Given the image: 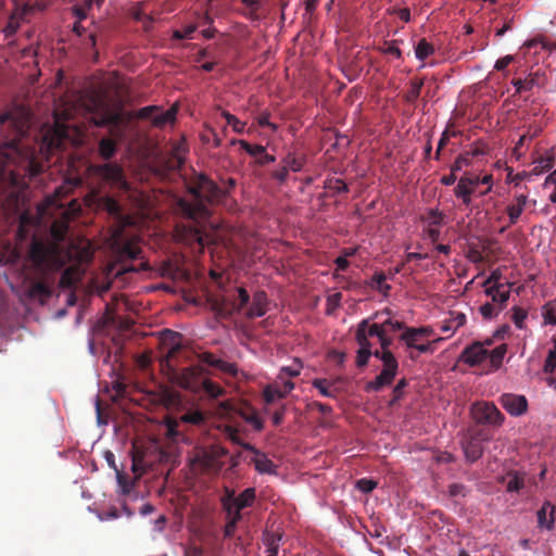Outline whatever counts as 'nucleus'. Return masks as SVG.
Returning a JSON list of instances; mask_svg holds the SVG:
<instances>
[{
  "mask_svg": "<svg viewBox=\"0 0 556 556\" xmlns=\"http://www.w3.org/2000/svg\"><path fill=\"white\" fill-rule=\"evenodd\" d=\"M364 330L367 340H370V338L374 337L378 338L380 344L379 351L390 350L393 341L389 332L383 330V326H380L377 323L370 324L369 319H367V325L364 327Z\"/></svg>",
  "mask_w": 556,
  "mask_h": 556,
  "instance_id": "nucleus-20",
  "label": "nucleus"
},
{
  "mask_svg": "<svg viewBox=\"0 0 556 556\" xmlns=\"http://www.w3.org/2000/svg\"><path fill=\"white\" fill-rule=\"evenodd\" d=\"M434 53V47L427 41L426 38H421L415 47L416 58L420 61L426 60Z\"/></svg>",
  "mask_w": 556,
  "mask_h": 556,
  "instance_id": "nucleus-39",
  "label": "nucleus"
},
{
  "mask_svg": "<svg viewBox=\"0 0 556 556\" xmlns=\"http://www.w3.org/2000/svg\"><path fill=\"white\" fill-rule=\"evenodd\" d=\"M480 185V177L469 173H465L454 188V194L460 199L465 206H469L472 202L471 197L476 193L477 187Z\"/></svg>",
  "mask_w": 556,
  "mask_h": 556,
  "instance_id": "nucleus-16",
  "label": "nucleus"
},
{
  "mask_svg": "<svg viewBox=\"0 0 556 556\" xmlns=\"http://www.w3.org/2000/svg\"><path fill=\"white\" fill-rule=\"evenodd\" d=\"M195 29L197 27L194 25H187L181 29H176L173 33V38L177 40L190 39L192 38V34L195 31Z\"/></svg>",
  "mask_w": 556,
  "mask_h": 556,
  "instance_id": "nucleus-55",
  "label": "nucleus"
},
{
  "mask_svg": "<svg viewBox=\"0 0 556 556\" xmlns=\"http://www.w3.org/2000/svg\"><path fill=\"white\" fill-rule=\"evenodd\" d=\"M238 523H239V516L238 515L227 519L226 525H225V529H224V536L225 538H232L235 532H236Z\"/></svg>",
  "mask_w": 556,
  "mask_h": 556,
  "instance_id": "nucleus-61",
  "label": "nucleus"
},
{
  "mask_svg": "<svg viewBox=\"0 0 556 556\" xmlns=\"http://www.w3.org/2000/svg\"><path fill=\"white\" fill-rule=\"evenodd\" d=\"M122 254L125 257L135 260L139 255V248L135 243L125 242L123 244Z\"/></svg>",
  "mask_w": 556,
  "mask_h": 556,
  "instance_id": "nucleus-60",
  "label": "nucleus"
},
{
  "mask_svg": "<svg viewBox=\"0 0 556 556\" xmlns=\"http://www.w3.org/2000/svg\"><path fill=\"white\" fill-rule=\"evenodd\" d=\"M468 435L472 439H476L478 442L482 443L488 442L491 440L492 435L489 430L480 428V429H472L468 433Z\"/></svg>",
  "mask_w": 556,
  "mask_h": 556,
  "instance_id": "nucleus-54",
  "label": "nucleus"
},
{
  "mask_svg": "<svg viewBox=\"0 0 556 556\" xmlns=\"http://www.w3.org/2000/svg\"><path fill=\"white\" fill-rule=\"evenodd\" d=\"M108 323L116 327L118 336L125 340L129 339L134 333L135 321L128 317L122 315L111 316Z\"/></svg>",
  "mask_w": 556,
  "mask_h": 556,
  "instance_id": "nucleus-25",
  "label": "nucleus"
},
{
  "mask_svg": "<svg viewBox=\"0 0 556 556\" xmlns=\"http://www.w3.org/2000/svg\"><path fill=\"white\" fill-rule=\"evenodd\" d=\"M256 497V491L254 488H248L243 492H241L238 496H235V492H228L225 498H229V501L237 506L238 508H247L253 505Z\"/></svg>",
  "mask_w": 556,
  "mask_h": 556,
  "instance_id": "nucleus-23",
  "label": "nucleus"
},
{
  "mask_svg": "<svg viewBox=\"0 0 556 556\" xmlns=\"http://www.w3.org/2000/svg\"><path fill=\"white\" fill-rule=\"evenodd\" d=\"M374 356L382 362V370L365 386L367 392H379L392 384L399 371V362L391 350H375Z\"/></svg>",
  "mask_w": 556,
  "mask_h": 556,
  "instance_id": "nucleus-6",
  "label": "nucleus"
},
{
  "mask_svg": "<svg viewBox=\"0 0 556 556\" xmlns=\"http://www.w3.org/2000/svg\"><path fill=\"white\" fill-rule=\"evenodd\" d=\"M238 299L232 303H228L224 296H210L208 304L211 309L218 317L228 318L235 312H241L250 302V294L243 287L237 288Z\"/></svg>",
  "mask_w": 556,
  "mask_h": 556,
  "instance_id": "nucleus-10",
  "label": "nucleus"
},
{
  "mask_svg": "<svg viewBox=\"0 0 556 556\" xmlns=\"http://www.w3.org/2000/svg\"><path fill=\"white\" fill-rule=\"evenodd\" d=\"M529 202L527 193H516L511 202L506 207V213L509 219V226L516 225Z\"/></svg>",
  "mask_w": 556,
  "mask_h": 556,
  "instance_id": "nucleus-21",
  "label": "nucleus"
},
{
  "mask_svg": "<svg viewBox=\"0 0 556 556\" xmlns=\"http://www.w3.org/2000/svg\"><path fill=\"white\" fill-rule=\"evenodd\" d=\"M326 188L337 193L348 192V185L339 178H331L326 181Z\"/></svg>",
  "mask_w": 556,
  "mask_h": 556,
  "instance_id": "nucleus-49",
  "label": "nucleus"
},
{
  "mask_svg": "<svg viewBox=\"0 0 556 556\" xmlns=\"http://www.w3.org/2000/svg\"><path fill=\"white\" fill-rule=\"evenodd\" d=\"M180 420L186 424L201 425L205 420V416L200 410H188L181 415Z\"/></svg>",
  "mask_w": 556,
  "mask_h": 556,
  "instance_id": "nucleus-43",
  "label": "nucleus"
},
{
  "mask_svg": "<svg viewBox=\"0 0 556 556\" xmlns=\"http://www.w3.org/2000/svg\"><path fill=\"white\" fill-rule=\"evenodd\" d=\"M500 404L511 416L525 415L528 410V400L525 395L504 393L500 396Z\"/></svg>",
  "mask_w": 556,
  "mask_h": 556,
  "instance_id": "nucleus-17",
  "label": "nucleus"
},
{
  "mask_svg": "<svg viewBox=\"0 0 556 556\" xmlns=\"http://www.w3.org/2000/svg\"><path fill=\"white\" fill-rule=\"evenodd\" d=\"M505 479L507 492H519L525 488V475L519 471H508Z\"/></svg>",
  "mask_w": 556,
  "mask_h": 556,
  "instance_id": "nucleus-34",
  "label": "nucleus"
},
{
  "mask_svg": "<svg viewBox=\"0 0 556 556\" xmlns=\"http://www.w3.org/2000/svg\"><path fill=\"white\" fill-rule=\"evenodd\" d=\"M75 271L73 268H66L60 278V286L63 288H70L75 283Z\"/></svg>",
  "mask_w": 556,
  "mask_h": 556,
  "instance_id": "nucleus-57",
  "label": "nucleus"
},
{
  "mask_svg": "<svg viewBox=\"0 0 556 556\" xmlns=\"http://www.w3.org/2000/svg\"><path fill=\"white\" fill-rule=\"evenodd\" d=\"M280 540H281V535H279V534H275V533L267 534L266 540H265V545L267 547L266 556H277L278 555Z\"/></svg>",
  "mask_w": 556,
  "mask_h": 556,
  "instance_id": "nucleus-41",
  "label": "nucleus"
},
{
  "mask_svg": "<svg viewBox=\"0 0 556 556\" xmlns=\"http://www.w3.org/2000/svg\"><path fill=\"white\" fill-rule=\"evenodd\" d=\"M466 315L459 312H451L450 317L445 319L441 326L442 332H455L458 328L466 324Z\"/></svg>",
  "mask_w": 556,
  "mask_h": 556,
  "instance_id": "nucleus-32",
  "label": "nucleus"
},
{
  "mask_svg": "<svg viewBox=\"0 0 556 556\" xmlns=\"http://www.w3.org/2000/svg\"><path fill=\"white\" fill-rule=\"evenodd\" d=\"M268 311V296L265 291L258 290L253 294L252 303L245 312L249 319L264 316Z\"/></svg>",
  "mask_w": 556,
  "mask_h": 556,
  "instance_id": "nucleus-19",
  "label": "nucleus"
},
{
  "mask_svg": "<svg viewBox=\"0 0 556 556\" xmlns=\"http://www.w3.org/2000/svg\"><path fill=\"white\" fill-rule=\"evenodd\" d=\"M177 106L173 105L167 110L157 105H148L141 108V130L144 126H151L159 129L165 128L167 125H173L176 121Z\"/></svg>",
  "mask_w": 556,
  "mask_h": 556,
  "instance_id": "nucleus-9",
  "label": "nucleus"
},
{
  "mask_svg": "<svg viewBox=\"0 0 556 556\" xmlns=\"http://www.w3.org/2000/svg\"><path fill=\"white\" fill-rule=\"evenodd\" d=\"M554 513V505H552L551 502H544L542 507L536 513L538 526L548 530L553 529L555 522Z\"/></svg>",
  "mask_w": 556,
  "mask_h": 556,
  "instance_id": "nucleus-29",
  "label": "nucleus"
},
{
  "mask_svg": "<svg viewBox=\"0 0 556 556\" xmlns=\"http://www.w3.org/2000/svg\"><path fill=\"white\" fill-rule=\"evenodd\" d=\"M52 294L51 288L43 281H35L30 285L28 295L33 299L46 301Z\"/></svg>",
  "mask_w": 556,
  "mask_h": 556,
  "instance_id": "nucleus-33",
  "label": "nucleus"
},
{
  "mask_svg": "<svg viewBox=\"0 0 556 556\" xmlns=\"http://www.w3.org/2000/svg\"><path fill=\"white\" fill-rule=\"evenodd\" d=\"M81 185L80 177H68L64 180V182L55 188L53 194L48 195L45 201H42L37 210L39 217H46L51 214L50 210L55 206L58 208H63L64 204L60 201L70 194L75 188Z\"/></svg>",
  "mask_w": 556,
  "mask_h": 556,
  "instance_id": "nucleus-11",
  "label": "nucleus"
},
{
  "mask_svg": "<svg viewBox=\"0 0 556 556\" xmlns=\"http://www.w3.org/2000/svg\"><path fill=\"white\" fill-rule=\"evenodd\" d=\"M443 339L442 338H438L433 341H429L427 343H417L414 349L417 350L419 353L421 354H426V353H433L434 350H435V344L438 342H441Z\"/></svg>",
  "mask_w": 556,
  "mask_h": 556,
  "instance_id": "nucleus-59",
  "label": "nucleus"
},
{
  "mask_svg": "<svg viewBox=\"0 0 556 556\" xmlns=\"http://www.w3.org/2000/svg\"><path fill=\"white\" fill-rule=\"evenodd\" d=\"M255 469L261 473H275L276 465L265 454L257 452V456L253 459Z\"/></svg>",
  "mask_w": 556,
  "mask_h": 556,
  "instance_id": "nucleus-35",
  "label": "nucleus"
},
{
  "mask_svg": "<svg viewBox=\"0 0 556 556\" xmlns=\"http://www.w3.org/2000/svg\"><path fill=\"white\" fill-rule=\"evenodd\" d=\"M506 353L507 344L505 343L497 345L492 351H489L484 348V343L481 341H475L462 351L458 362L464 363L469 367H478L485 361H489L485 374H491L502 367Z\"/></svg>",
  "mask_w": 556,
  "mask_h": 556,
  "instance_id": "nucleus-4",
  "label": "nucleus"
},
{
  "mask_svg": "<svg viewBox=\"0 0 556 556\" xmlns=\"http://www.w3.org/2000/svg\"><path fill=\"white\" fill-rule=\"evenodd\" d=\"M527 316L528 313L526 309L518 306L513 307V321L518 329H522L525 327L523 324Z\"/></svg>",
  "mask_w": 556,
  "mask_h": 556,
  "instance_id": "nucleus-51",
  "label": "nucleus"
},
{
  "mask_svg": "<svg viewBox=\"0 0 556 556\" xmlns=\"http://www.w3.org/2000/svg\"><path fill=\"white\" fill-rule=\"evenodd\" d=\"M556 369V350H551L545 359L543 370L545 374H552Z\"/></svg>",
  "mask_w": 556,
  "mask_h": 556,
  "instance_id": "nucleus-62",
  "label": "nucleus"
},
{
  "mask_svg": "<svg viewBox=\"0 0 556 556\" xmlns=\"http://www.w3.org/2000/svg\"><path fill=\"white\" fill-rule=\"evenodd\" d=\"M485 294L491 298L492 303L503 309L506 306V302L509 299L510 292L505 285L490 286L485 289Z\"/></svg>",
  "mask_w": 556,
  "mask_h": 556,
  "instance_id": "nucleus-28",
  "label": "nucleus"
},
{
  "mask_svg": "<svg viewBox=\"0 0 556 556\" xmlns=\"http://www.w3.org/2000/svg\"><path fill=\"white\" fill-rule=\"evenodd\" d=\"M384 45H386V47L380 49L382 53L391 54V55L395 56L396 59L402 58V51L396 46V41H389V42H386Z\"/></svg>",
  "mask_w": 556,
  "mask_h": 556,
  "instance_id": "nucleus-63",
  "label": "nucleus"
},
{
  "mask_svg": "<svg viewBox=\"0 0 556 556\" xmlns=\"http://www.w3.org/2000/svg\"><path fill=\"white\" fill-rule=\"evenodd\" d=\"M463 450L465 457L468 462L475 463L478 460L483 454V444L478 442L476 439L466 435L463 440Z\"/></svg>",
  "mask_w": 556,
  "mask_h": 556,
  "instance_id": "nucleus-26",
  "label": "nucleus"
},
{
  "mask_svg": "<svg viewBox=\"0 0 556 556\" xmlns=\"http://www.w3.org/2000/svg\"><path fill=\"white\" fill-rule=\"evenodd\" d=\"M141 341L149 338L155 342V346L166 351V358H173L181 349L180 334L168 329L160 332H148L141 328Z\"/></svg>",
  "mask_w": 556,
  "mask_h": 556,
  "instance_id": "nucleus-12",
  "label": "nucleus"
},
{
  "mask_svg": "<svg viewBox=\"0 0 556 556\" xmlns=\"http://www.w3.org/2000/svg\"><path fill=\"white\" fill-rule=\"evenodd\" d=\"M222 116L226 119L227 124L232 127L235 132L241 134L244 131L245 123L241 122L237 116L228 111H222Z\"/></svg>",
  "mask_w": 556,
  "mask_h": 556,
  "instance_id": "nucleus-44",
  "label": "nucleus"
},
{
  "mask_svg": "<svg viewBox=\"0 0 556 556\" xmlns=\"http://www.w3.org/2000/svg\"><path fill=\"white\" fill-rule=\"evenodd\" d=\"M63 215V218L54 220L51 225L50 235L53 241L33 237L28 250V258L36 268H51L58 264L60 255L59 243L65 239L70 227L67 212L64 211Z\"/></svg>",
  "mask_w": 556,
  "mask_h": 556,
  "instance_id": "nucleus-2",
  "label": "nucleus"
},
{
  "mask_svg": "<svg viewBox=\"0 0 556 556\" xmlns=\"http://www.w3.org/2000/svg\"><path fill=\"white\" fill-rule=\"evenodd\" d=\"M340 381L339 378L334 380H328L324 378H316L312 381V386L319 391L323 396L336 399L339 389L334 384Z\"/></svg>",
  "mask_w": 556,
  "mask_h": 556,
  "instance_id": "nucleus-30",
  "label": "nucleus"
},
{
  "mask_svg": "<svg viewBox=\"0 0 556 556\" xmlns=\"http://www.w3.org/2000/svg\"><path fill=\"white\" fill-rule=\"evenodd\" d=\"M75 117V108H65L60 111L56 110L54 113L55 118V132L60 138L67 137V127L62 122H68Z\"/></svg>",
  "mask_w": 556,
  "mask_h": 556,
  "instance_id": "nucleus-27",
  "label": "nucleus"
},
{
  "mask_svg": "<svg viewBox=\"0 0 556 556\" xmlns=\"http://www.w3.org/2000/svg\"><path fill=\"white\" fill-rule=\"evenodd\" d=\"M356 486L362 492L369 493L376 489L377 482L370 479L363 478L357 481Z\"/></svg>",
  "mask_w": 556,
  "mask_h": 556,
  "instance_id": "nucleus-64",
  "label": "nucleus"
},
{
  "mask_svg": "<svg viewBox=\"0 0 556 556\" xmlns=\"http://www.w3.org/2000/svg\"><path fill=\"white\" fill-rule=\"evenodd\" d=\"M302 365L293 364L292 366L282 367L278 376L279 379L283 380L285 377H296L301 372Z\"/></svg>",
  "mask_w": 556,
  "mask_h": 556,
  "instance_id": "nucleus-58",
  "label": "nucleus"
},
{
  "mask_svg": "<svg viewBox=\"0 0 556 556\" xmlns=\"http://www.w3.org/2000/svg\"><path fill=\"white\" fill-rule=\"evenodd\" d=\"M282 164L286 165V168L292 170L294 173L302 170L306 163V156L301 154L296 155L294 153H288L286 157L281 161Z\"/></svg>",
  "mask_w": 556,
  "mask_h": 556,
  "instance_id": "nucleus-36",
  "label": "nucleus"
},
{
  "mask_svg": "<svg viewBox=\"0 0 556 556\" xmlns=\"http://www.w3.org/2000/svg\"><path fill=\"white\" fill-rule=\"evenodd\" d=\"M23 14H24V12H21V13L16 12V13H13L10 15L8 24L4 28V33H5L7 37L13 36L16 33V30L20 27V22H21Z\"/></svg>",
  "mask_w": 556,
  "mask_h": 556,
  "instance_id": "nucleus-45",
  "label": "nucleus"
},
{
  "mask_svg": "<svg viewBox=\"0 0 556 556\" xmlns=\"http://www.w3.org/2000/svg\"><path fill=\"white\" fill-rule=\"evenodd\" d=\"M86 111L97 126L111 125L117 128L126 127L129 118L126 112L118 106H111L106 93L102 90L92 91L87 99L80 98Z\"/></svg>",
  "mask_w": 556,
  "mask_h": 556,
  "instance_id": "nucleus-3",
  "label": "nucleus"
},
{
  "mask_svg": "<svg viewBox=\"0 0 556 556\" xmlns=\"http://www.w3.org/2000/svg\"><path fill=\"white\" fill-rule=\"evenodd\" d=\"M112 384V401L126 415V419L135 421L139 414V400L136 397L139 391L138 383L129 382L125 377H118Z\"/></svg>",
  "mask_w": 556,
  "mask_h": 556,
  "instance_id": "nucleus-5",
  "label": "nucleus"
},
{
  "mask_svg": "<svg viewBox=\"0 0 556 556\" xmlns=\"http://www.w3.org/2000/svg\"><path fill=\"white\" fill-rule=\"evenodd\" d=\"M421 338L414 332V327H407L400 336V340L403 341L407 348L414 349Z\"/></svg>",
  "mask_w": 556,
  "mask_h": 556,
  "instance_id": "nucleus-42",
  "label": "nucleus"
},
{
  "mask_svg": "<svg viewBox=\"0 0 556 556\" xmlns=\"http://www.w3.org/2000/svg\"><path fill=\"white\" fill-rule=\"evenodd\" d=\"M445 214L437 208H429L424 217L428 226L440 227L444 224Z\"/></svg>",
  "mask_w": 556,
  "mask_h": 556,
  "instance_id": "nucleus-40",
  "label": "nucleus"
},
{
  "mask_svg": "<svg viewBox=\"0 0 556 556\" xmlns=\"http://www.w3.org/2000/svg\"><path fill=\"white\" fill-rule=\"evenodd\" d=\"M542 316L546 325H556V309L551 304L543 306Z\"/></svg>",
  "mask_w": 556,
  "mask_h": 556,
  "instance_id": "nucleus-56",
  "label": "nucleus"
},
{
  "mask_svg": "<svg viewBox=\"0 0 556 556\" xmlns=\"http://www.w3.org/2000/svg\"><path fill=\"white\" fill-rule=\"evenodd\" d=\"M471 415L478 425H489L492 427H501L505 420V416L492 402L479 401L472 404Z\"/></svg>",
  "mask_w": 556,
  "mask_h": 556,
  "instance_id": "nucleus-13",
  "label": "nucleus"
},
{
  "mask_svg": "<svg viewBox=\"0 0 556 556\" xmlns=\"http://www.w3.org/2000/svg\"><path fill=\"white\" fill-rule=\"evenodd\" d=\"M239 146L250 155L256 157V163L261 166L275 162V156L268 154L266 148L262 144H251L245 140H238Z\"/></svg>",
  "mask_w": 556,
  "mask_h": 556,
  "instance_id": "nucleus-22",
  "label": "nucleus"
},
{
  "mask_svg": "<svg viewBox=\"0 0 556 556\" xmlns=\"http://www.w3.org/2000/svg\"><path fill=\"white\" fill-rule=\"evenodd\" d=\"M105 459L110 467H112L116 472V479L118 483V488L122 490L123 494L131 497L130 486L135 485V482L139 479V441L137 438L132 439V450H131V470L134 472V479H129L126 473L119 470L115 464V456L112 452L105 453Z\"/></svg>",
  "mask_w": 556,
  "mask_h": 556,
  "instance_id": "nucleus-8",
  "label": "nucleus"
},
{
  "mask_svg": "<svg viewBox=\"0 0 556 556\" xmlns=\"http://www.w3.org/2000/svg\"><path fill=\"white\" fill-rule=\"evenodd\" d=\"M367 325V319H363L356 328L355 331V341L358 344V350L356 352V366L363 368L367 366L370 356H374L375 350H372V343L370 340H367L365 336L364 327Z\"/></svg>",
  "mask_w": 556,
  "mask_h": 556,
  "instance_id": "nucleus-15",
  "label": "nucleus"
},
{
  "mask_svg": "<svg viewBox=\"0 0 556 556\" xmlns=\"http://www.w3.org/2000/svg\"><path fill=\"white\" fill-rule=\"evenodd\" d=\"M194 203L181 200L179 207L186 222L177 224L175 237L178 241L198 249L201 253L205 245L224 242L223 227L208 223V203H214L225 197V192L206 175L199 174L189 186Z\"/></svg>",
  "mask_w": 556,
  "mask_h": 556,
  "instance_id": "nucleus-1",
  "label": "nucleus"
},
{
  "mask_svg": "<svg viewBox=\"0 0 556 556\" xmlns=\"http://www.w3.org/2000/svg\"><path fill=\"white\" fill-rule=\"evenodd\" d=\"M511 84L516 88V93L528 92L542 85L541 75L539 72L530 73L526 78H514Z\"/></svg>",
  "mask_w": 556,
  "mask_h": 556,
  "instance_id": "nucleus-24",
  "label": "nucleus"
},
{
  "mask_svg": "<svg viewBox=\"0 0 556 556\" xmlns=\"http://www.w3.org/2000/svg\"><path fill=\"white\" fill-rule=\"evenodd\" d=\"M408 386V381L405 378H402L397 381L392 391V399L389 403L390 406L395 405L404 395V390Z\"/></svg>",
  "mask_w": 556,
  "mask_h": 556,
  "instance_id": "nucleus-48",
  "label": "nucleus"
},
{
  "mask_svg": "<svg viewBox=\"0 0 556 556\" xmlns=\"http://www.w3.org/2000/svg\"><path fill=\"white\" fill-rule=\"evenodd\" d=\"M130 490L132 494L131 497L124 495L122 490L119 489V493L122 496V498L119 500L121 507L112 506L106 510H103L102 514L100 515V518L102 520H110L122 516H126L127 518L132 517L136 513L135 504L138 498V492L136 490V485L130 486Z\"/></svg>",
  "mask_w": 556,
  "mask_h": 556,
  "instance_id": "nucleus-14",
  "label": "nucleus"
},
{
  "mask_svg": "<svg viewBox=\"0 0 556 556\" xmlns=\"http://www.w3.org/2000/svg\"><path fill=\"white\" fill-rule=\"evenodd\" d=\"M379 325L383 326V330L389 332V334L392 332H395L397 330L404 331L405 328H407L404 323L399 321V320H392L391 318L387 319L384 323L379 324Z\"/></svg>",
  "mask_w": 556,
  "mask_h": 556,
  "instance_id": "nucleus-53",
  "label": "nucleus"
},
{
  "mask_svg": "<svg viewBox=\"0 0 556 556\" xmlns=\"http://www.w3.org/2000/svg\"><path fill=\"white\" fill-rule=\"evenodd\" d=\"M223 508L227 514V519L230 517L239 516V521L242 519L241 508L233 506V504L229 501V498L223 497L222 500Z\"/></svg>",
  "mask_w": 556,
  "mask_h": 556,
  "instance_id": "nucleus-52",
  "label": "nucleus"
},
{
  "mask_svg": "<svg viewBox=\"0 0 556 556\" xmlns=\"http://www.w3.org/2000/svg\"><path fill=\"white\" fill-rule=\"evenodd\" d=\"M96 173L106 181L126 187L123 168L115 163H106L96 166Z\"/></svg>",
  "mask_w": 556,
  "mask_h": 556,
  "instance_id": "nucleus-18",
  "label": "nucleus"
},
{
  "mask_svg": "<svg viewBox=\"0 0 556 556\" xmlns=\"http://www.w3.org/2000/svg\"><path fill=\"white\" fill-rule=\"evenodd\" d=\"M264 400L267 404L273 403L277 399L285 397L282 390L278 386H268L264 389Z\"/></svg>",
  "mask_w": 556,
  "mask_h": 556,
  "instance_id": "nucleus-47",
  "label": "nucleus"
},
{
  "mask_svg": "<svg viewBox=\"0 0 556 556\" xmlns=\"http://www.w3.org/2000/svg\"><path fill=\"white\" fill-rule=\"evenodd\" d=\"M116 152V142L111 138H102L99 142V153L102 159L110 160Z\"/></svg>",
  "mask_w": 556,
  "mask_h": 556,
  "instance_id": "nucleus-38",
  "label": "nucleus"
},
{
  "mask_svg": "<svg viewBox=\"0 0 556 556\" xmlns=\"http://www.w3.org/2000/svg\"><path fill=\"white\" fill-rule=\"evenodd\" d=\"M501 307L492 302H486L479 307V312L484 319H492L501 312Z\"/></svg>",
  "mask_w": 556,
  "mask_h": 556,
  "instance_id": "nucleus-46",
  "label": "nucleus"
},
{
  "mask_svg": "<svg viewBox=\"0 0 556 556\" xmlns=\"http://www.w3.org/2000/svg\"><path fill=\"white\" fill-rule=\"evenodd\" d=\"M425 84L424 78H414L409 81V89L404 96V99L408 103H415L420 96L421 88Z\"/></svg>",
  "mask_w": 556,
  "mask_h": 556,
  "instance_id": "nucleus-37",
  "label": "nucleus"
},
{
  "mask_svg": "<svg viewBox=\"0 0 556 556\" xmlns=\"http://www.w3.org/2000/svg\"><path fill=\"white\" fill-rule=\"evenodd\" d=\"M470 165L469 152L459 154L454 163L451 165V170L453 173L460 172L464 167Z\"/></svg>",
  "mask_w": 556,
  "mask_h": 556,
  "instance_id": "nucleus-50",
  "label": "nucleus"
},
{
  "mask_svg": "<svg viewBox=\"0 0 556 556\" xmlns=\"http://www.w3.org/2000/svg\"><path fill=\"white\" fill-rule=\"evenodd\" d=\"M202 368L199 366L187 367L177 375L178 384L188 390H195L200 386L204 391L214 399L220 397L225 394V390L217 383L205 379L201 381Z\"/></svg>",
  "mask_w": 556,
  "mask_h": 556,
  "instance_id": "nucleus-7",
  "label": "nucleus"
},
{
  "mask_svg": "<svg viewBox=\"0 0 556 556\" xmlns=\"http://www.w3.org/2000/svg\"><path fill=\"white\" fill-rule=\"evenodd\" d=\"M200 466L207 472H218L222 470L224 463L217 459L210 451H204L198 458Z\"/></svg>",
  "mask_w": 556,
  "mask_h": 556,
  "instance_id": "nucleus-31",
  "label": "nucleus"
}]
</instances>
